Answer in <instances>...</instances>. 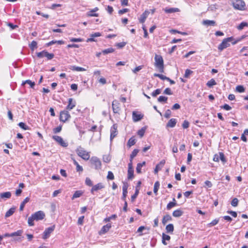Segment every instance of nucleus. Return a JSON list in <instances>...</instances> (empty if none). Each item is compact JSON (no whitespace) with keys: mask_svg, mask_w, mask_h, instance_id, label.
<instances>
[{"mask_svg":"<svg viewBox=\"0 0 248 248\" xmlns=\"http://www.w3.org/2000/svg\"><path fill=\"white\" fill-rule=\"evenodd\" d=\"M45 217V214L42 211H38L28 218V223L30 226H33L34 225V221H39L43 220Z\"/></svg>","mask_w":248,"mask_h":248,"instance_id":"nucleus-1","label":"nucleus"},{"mask_svg":"<svg viewBox=\"0 0 248 248\" xmlns=\"http://www.w3.org/2000/svg\"><path fill=\"white\" fill-rule=\"evenodd\" d=\"M155 66L159 69L160 72L164 71V61L160 55H155Z\"/></svg>","mask_w":248,"mask_h":248,"instance_id":"nucleus-2","label":"nucleus"},{"mask_svg":"<svg viewBox=\"0 0 248 248\" xmlns=\"http://www.w3.org/2000/svg\"><path fill=\"white\" fill-rule=\"evenodd\" d=\"M233 40L234 38L232 36L224 39L221 43L218 46V49L220 51H221L224 49L229 47L230 46L229 42L233 41Z\"/></svg>","mask_w":248,"mask_h":248,"instance_id":"nucleus-3","label":"nucleus"},{"mask_svg":"<svg viewBox=\"0 0 248 248\" xmlns=\"http://www.w3.org/2000/svg\"><path fill=\"white\" fill-rule=\"evenodd\" d=\"M232 4L235 9L239 10H245L246 4L242 0H232Z\"/></svg>","mask_w":248,"mask_h":248,"instance_id":"nucleus-4","label":"nucleus"},{"mask_svg":"<svg viewBox=\"0 0 248 248\" xmlns=\"http://www.w3.org/2000/svg\"><path fill=\"white\" fill-rule=\"evenodd\" d=\"M76 152L78 155L82 159L88 160L90 158L89 153L85 151L84 148L79 147L77 149Z\"/></svg>","mask_w":248,"mask_h":248,"instance_id":"nucleus-5","label":"nucleus"},{"mask_svg":"<svg viewBox=\"0 0 248 248\" xmlns=\"http://www.w3.org/2000/svg\"><path fill=\"white\" fill-rule=\"evenodd\" d=\"M92 165H94L96 170L100 169L101 168V162L97 157H92L90 160Z\"/></svg>","mask_w":248,"mask_h":248,"instance_id":"nucleus-6","label":"nucleus"},{"mask_svg":"<svg viewBox=\"0 0 248 248\" xmlns=\"http://www.w3.org/2000/svg\"><path fill=\"white\" fill-rule=\"evenodd\" d=\"M54 230V226L46 228L43 232L42 238L44 239L48 238L50 236V234L53 232Z\"/></svg>","mask_w":248,"mask_h":248,"instance_id":"nucleus-7","label":"nucleus"},{"mask_svg":"<svg viewBox=\"0 0 248 248\" xmlns=\"http://www.w3.org/2000/svg\"><path fill=\"white\" fill-rule=\"evenodd\" d=\"M117 124H114L110 129V140L111 141L118 134Z\"/></svg>","mask_w":248,"mask_h":248,"instance_id":"nucleus-8","label":"nucleus"},{"mask_svg":"<svg viewBox=\"0 0 248 248\" xmlns=\"http://www.w3.org/2000/svg\"><path fill=\"white\" fill-rule=\"evenodd\" d=\"M120 104L119 102L116 100H114L112 103V107L113 112L114 113H119V112L121 110L120 107Z\"/></svg>","mask_w":248,"mask_h":248,"instance_id":"nucleus-9","label":"nucleus"},{"mask_svg":"<svg viewBox=\"0 0 248 248\" xmlns=\"http://www.w3.org/2000/svg\"><path fill=\"white\" fill-rule=\"evenodd\" d=\"M76 105V102L73 98H70L68 99V105L66 107V110H70L72 109Z\"/></svg>","mask_w":248,"mask_h":248,"instance_id":"nucleus-10","label":"nucleus"},{"mask_svg":"<svg viewBox=\"0 0 248 248\" xmlns=\"http://www.w3.org/2000/svg\"><path fill=\"white\" fill-rule=\"evenodd\" d=\"M104 187H105L104 185L102 183H98L97 184L93 186V187L91 190V192L92 194H93L94 191H96L98 190L103 189Z\"/></svg>","mask_w":248,"mask_h":248,"instance_id":"nucleus-11","label":"nucleus"},{"mask_svg":"<svg viewBox=\"0 0 248 248\" xmlns=\"http://www.w3.org/2000/svg\"><path fill=\"white\" fill-rule=\"evenodd\" d=\"M128 185L126 183H124L123 186V196L122 197V199L123 201H125L126 197L127 194V188H128Z\"/></svg>","mask_w":248,"mask_h":248,"instance_id":"nucleus-12","label":"nucleus"},{"mask_svg":"<svg viewBox=\"0 0 248 248\" xmlns=\"http://www.w3.org/2000/svg\"><path fill=\"white\" fill-rule=\"evenodd\" d=\"M143 116L142 115L138 114L137 112L133 111L132 113V118L133 121L138 122L141 120Z\"/></svg>","mask_w":248,"mask_h":248,"instance_id":"nucleus-13","label":"nucleus"},{"mask_svg":"<svg viewBox=\"0 0 248 248\" xmlns=\"http://www.w3.org/2000/svg\"><path fill=\"white\" fill-rule=\"evenodd\" d=\"M111 226L110 224H107L106 225H104L103 226V227L101 228L99 234H103L106 233L107 232H108L110 228H111Z\"/></svg>","mask_w":248,"mask_h":248,"instance_id":"nucleus-14","label":"nucleus"},{"mask_svg":"<svg viewBox=\"0 0 248 248\" xmlns=\"http://www.w3.org/2000/svg\"><path fill=\"white\" fill-rule=\"evenodd\" d=\"M165 163V161L164 160H161L160 163L156 165L155 168L154 170V172L155 174H157L159 170H161L162 168L164 166Z\"/></svg>","mask_w":248,"mask_h":248,"instance_id":"nucleus-15","label":"nucleus"},{"mask_svg":"<svg viewBox=\"0 0 248 248\" xmlns=\"http://www.w3.org/2000/svg\"><path fill=\"white\" fill-rule=\"evenodd\" d=\"M99 9L98 7H95L93 9H92L91 10L88 11L86 13V15L87 16H95L97 17L99 16V14L97 13L94 14H91V12H95L97 11H98Z\"/></svg>","mask_w":248,"mask_h":248,"instance_id":"nucleus-16","label":"nucleus"},{"mask_svg":"<svg viewBox=\"0 0 248 248\" xmlns=\"http://www.w3.org/2000/svg\"><path fill=\"white\" fill-rule=\"evenodd\" d=\"M149 14V12L148 11H145L140 16L139 20L140 22L141 23H143L146 18L147 17L148 15Z\"/></svg>","mask_w":248,"mask_h":248,"instance_id":"nucleus-17","label":"nucleus"},{"mask_svg":"<svg viewBox=\"0 0 248 248\" xmlns=\"http://www.w3.org/2000/svg\"><path fill=\"white\" fill-rule=\"evenodd\" d=\"M164 10L166 13L168 14L178 12L180 11L179 9L178 8H166Z\"/></svg>","mask_w":248,"mask_h":248,"instance_id":"nucleus-18","label":"nucleus"},{"mask_svg":"<svg viewBox=\"0 0 248 248\" xmlns=\"http://www.w3.org/2000/svg\"><path fill=\"white\" fill-rule=\"evenodd\" d=\"M176 120L174 118L170 119L167 124V127H174L176 124Z\"/></svg>","mask_w":248,"mask_h":248,"instance_id":"nucleus-19","label":"nucleus"},{"mask_svg":"<svg viewBox=\"0 0 248 248\" xmlns=\"http://www.w3.org/2000/svg\"><path fill=\"white\" fill-rule=\"evenodd\" d=\"M170 237L169 235H167L164 233H163L162 236V243L164 245H167V243L166 241H170Z\"/></svg>","mask_w":248,"mask_h":248,"instance_id":"nucleus-20","label":"nucleus"},{"mask_svg":"<svg viewBox=\"0 0 248 248\" xmlns=\"http://www.w3.org/2000/svg\"><path fill=\"white\" fill-rule=\"evenodd\" d=\"M184 214V212L181 209H177L172 213V216L175 217H179L182 216Z\"/></svg>","mask_w":248,"mask_h":248,"instance_id":"nucleus-21","label":"nucleus"},{"mask_svg":"<svg viewBox=\"0 0 248 248\" xmlns=\"http://www.w3.org/2000/svg\"><path fill=\"white\" fill-rule=\"evenodd\" d=\"M171 217L170 215L167 214L163 217L162 222V224L165 225L167 223V222L171 221Z\"/></svg>","mask_w":248,"mask_h":248,"instance_id":"nucleus-22","label":"nucleus"},{"mask_svg":"<svg viewBox=\"0 0 248 248\" xmlns=\"http://www.w3.org/2000/svg\"><path fill=\"white\" fill-rule=\"evenodd\" d=\"M16 207H13L11 208L8 211H7L5 215L6 218L11 216L15 212Z\"/></svg>","mask_w":248,"mask_h":248,"instance_id":"nucleus-23","label":"nucleus"},{"mask_svg":"<svg viewBox=\"0 0 248 248\" xmlns=\"http://www.w3.org/2000/svg\"><path fill=\"white\" fill-rule=\"evenodd\" d=\"M202 24L207 26H215L216 22L214 20H204L202 21Z\"/></svg>","mask_w":248,"mask_h":248,"instance_id":"nucleus-24","label":"nucleus"},{"mask_svg":"<svg viewBox=\"0 0 248 248\" xmlns=\"http://www.w3.org/2000/svg\"><path fill=\"white\" fill-rule=\"evenodd\" d=\"M63 123L68 121L71 118V116L67 110H63Z\"/></svg>","mask_w":248,"mask_h":248,"instance_id":"nucleus-25","label":"nucleus"},{"mask_svg":"<svg viewBox=\"0 0 248 248\" xmlns=\"http://www.w3.org/2000/svg\"><path fill=\"white\" fill-rule=\"evenodd\" d=\"M166 230L167 233H172L174 231V226L172 224H169L166 227Z\"/></svg>","mask_w":248,"mask_h":248,"instance_id":"nucleus-26","label":"nucleus"},{"mask_svg":"<svg viewBox=\"0 0 248 248\" xmlns=\"http://www.w3.org/2000/svg\"><path fill=\"white\" fill-rule=\"evenodd\" d=\"M25 84H28L29 85H30L31 88H34V86H35V82H32L31 80L30 79H28V80H26L25 81H23L22 83V86H24Z\"/></svg>","mask_w":248,"mask_h":248,"instance_id":"nucleus-27","label":"nucleus"},{"mask_svg":"<svg viewBox=\"0 0 248 248\" xmlns=\"http://www.w3.org/2000/svg\"><path fill=\"white\" fill-rule=\"evenodd\" d=\"M30 201V198L29 197H26L24 201L21 202L20 207H19V210L22 211L24 208V206L28 202H29Z\"/></svg>","mask_w":248,"mask_h":248,"instance_id":"nucleus-28","label":"nucleus"},{"mask_svg":"<svg viewBox=\"0 0 248 248\" xmlns=\"http://www.w3.org/2000/svg\"><path fill=\"white\" fill-rule=\"evenodd\" d=\"M52 139L57 142L60 145L62 146V138L61 137L53 135L52 137Z\"/></svg>","mask_w":248,"mask_h":248,"instance_id":"nucleus-29","label":"nucleus"},{"mask_svg":"<svg viewBox=\"0 0 248 248\" xmlns=\"http://www.w3.org/2000/svg\"><path fill=\"white\" fill-rule=\"evenodd\" d=\"M136 143V140L134 137L130 138L127 143V146L129 147L134 145Z\"/></svg>","mask_w":248,"mask_h":248,"instance_id":"nucleus-30","label":"nucleus"},{"mask_svg":"<svg viewBox=\"0 0 248 248\" xmlns=\"http://www.w3.org/2000/svg\"><path fill=\"white\" fill-rule=\"evenodd\" d=\"M0 196L1 198H6V199H9L11 197V193L10 192H3V193H1L0 194Z\"/></svg>","mask_w":248,"mask_h":248,"instance_id":"nucleus-31","label":"nucleus"},{"mask_svg":"<svg viewBox=\"0 0 248 248\" xmlns=\"http://www.w3.org/2000/svg\"><path fill=\"white\" fill-rule=\"evenodd\" d=\"M101 36V33L99 32H95L93 34H91V36L92 37L90 38H88L87 40V42H92L94 41V37H99Z\"/></svg>","mask_w":248,"mask_h":248,"instance_id":"nucleus-32","label":"nucleus"},{"mask_svg":"<svg viewBox=\"0 0 248 248\" xmlns=\"http://www.w3.org/2000/svg\"><path fill=\"white\" fill-rule=\"evenodd\" d=\"M217 84V82H216L215 80L213 78H212L210 80H209L207 83L206 85L209 87L212 88L213 86L216 85Z\"/></svg>","mask_w":248,"mask_h":248,"instance_id":"nucleus-33","label":"nucleus"},{"mask_svg":"<svg viewBox=\"0 0 248 248\" xmlns=\"http://www.w3.org/2000/svg\"><path fill=\"white\" fill-rule=\"evenodd\" d=\"M145 165V162H143L141 163H138L136 167V171L138 173H141V169L142 167Z\"/></svg>","mask_w":248,"mask_h":248,"instance_id":"nucleus-34","label":"nucleus"},{"mask_svg":"<svg viewBox=\"0 0 248 248\" xmlns=\"http://www.w3.org/2000/svg\"><path fill=\"white\" fill-rule=\"evenodd\" d=\"M139 150L138 149H134L130 156V161H132L133 159L139 153Z\"/></svg>","mask_w":248,"mask_h":248,"instance_id":"nucleus-35","label":"nucleus"},{"mask_svg":"<svg viewBox=\"0 0 248 248\" xmlns=\"http://www.w3.org/2000/svg\"><path fill=\"white\" fill-rule=\"evenodd\" d=\"M74 164L76 166V170L78 172H82L83 171L82 167L80 166L78 162L75 160H74Z\"/></svg>","mask_w":248,"mask_h":248,"instance_id":"nucleus-36","label":"nucleus"},{"mask_svg":"<svg viewBox=\"0 0 248 248\" xmlns=\"http://www.w3.org/2000/svg\"><path fill=\"white\" fill-rule=\"evenodd\" d=\"M245 27H248V23L246 22H242L237 26V28L238 30L241 31Z\"/></svg>","mask_w":248,"mask_h":248,"instance_id":"nucleus-37","label":"nucleus"},{"mask_svg":"<svg viewBox=\"0 0 248 248\" xmlns=\"http://www.w3.org/2000/svg\"><path fill=\"white\" fill-rule=\"evenodd\" d=\"M23 230H19L16 232L11 233V237L21 236L23 233Z\"/></svg>","mask_w":248,"mask_h":248,"instance_id":"nucleus-38","label":"nucleus"},{"mask_svg":"<svg viewBox=\"0 0 248 248\" xmlns=\"http://www.w3.org/2000/svg\"><path fill=\"white\" fill-rule=\"evenodd\" d=\"M82 194V192L80 190L76 191L72 196V199L77 198L81 196Z\"/></svg>","mask_w":248,"mask_h":248,"instance_id":"nucleus-39","label":"nucleus"},{"mask_svg":"<svg viewBox=\"0 0 248 248\" xmlns=\"http://www.w3.org/2000/svg\"><path fill=\"white\" fill-rule=\"evenodd\" d=\"M177 205V202H170L167 205V209L168 210H170L172 208Z\"/></svg>","mask_w":248,"mask_h":248,"instance_id":"nucleus-40","label":"nucleus"},{"mask_svg":"<svg viewBox=\"0 0 248 248\" xmlns=\"http://www.w3.org/2000/svg\"><path fill=\"white\" fill-rule=\"evenodd\" d=\"M55 43H58L60 45H61L62 44V40H59V41H54V40H52L49 42H48V43L46 44V46H50Z\"/></svg>","mask_w":248,"mask_h":248,"instance_id":"nucleus-41","label":"nucleus"},{"mask_svg":"<svg viewBox=\"0 0 248 248\" xmlns=\"http://www.w3.org/2000/svg\"><path fill=\"white\" fill-rule=\"evenodd\" d=\"M159 186H160L159 182L158 181L155 182L154 184V192L156 194H157V192L158 190Z\"/></svg>","mask_w":248,"mask_h":248,"instance_id":"nucleus-42","label":"nucleus"},{"mask_svg":"<svg viewBox=\"0 0 248 248\" xmlns=\"http://www.w3.org/2000/svg\"><path fill=\"white\" fill-rule=\"evenodd\" d=\"M146 130V128L145 127H142L141 129L139 130L138 131V135L140 137L142 138L145 133Z\"/></svg>","mask_w":248,"mask_h":248,"instance_id":"nucleus-43","label":"nucleus"},{"mask_svg":"<svg viewBox=\"0 0 248 248\" xmlns=\"http://www.w3.org/2000/svg\"><path fill=\"white\" fill-rule=\"evenodd\" d=\"M134 177V170L133 169H130L128 170V176L127 178L128 179H132Z\"/></svg>","mask_w":248,"mask_h":248,"instance_id":"nucleus-44","label":"nucleus"},{"mask_svg":"<svg viewBox=\"0 0 248 248\" xmlns=\"http://www.w3.org/2000/svg\"><path fill=\"white\" fill-rule=\"evenodd\" d=\"M37 47V43L35 41H32L30 45V47L31 50H34Z\"/></svg>","mask_w":248,"mask_h":248,"instance_id":"nucleus-45","label":"nucleus"},{"mask_svg":"<svg viewBox=\"0 0 248 248\" xmlns=\"http://www.w3.org/2000/svg\"><path fill=\"white\" fill-rule=\"evenodd\" d=\"M139 190L140 188H137V187H136V191L134 195H133L131 197V199L132 202H134L135 199L138 196L139 193Z\"/></svg>","mask_w":248,"mask_h":248,"instance_id":"nucleus-46","label":"nucleus"},{"mask_svg":"<svg viewBox=\"0 0 248 248\" xmlns=\"http://www.w3.org/2000/svg\"><path fill=\"white\" fill-rule=\"evenodd\" d=\"M114 51V49L112 47H110L106 49H104L102 51V53L104 54H107L108 53H112Z\"/></svg>","mask_w":248,"mask_h":248,"instance_id":"nucleus-47","label":"nucleus"},{"mask_svg":"<svg viewBox=\"0 0 248 248\" xmlns=\"http://www.w3.org/2000/svg\"><path fill=\"white\" fill-rule=\"evenodd\" d=\"M168 100V97L164 96H160L158 99L157 100L159 102L162 103V102H165L166 103Z\"/></svg>","mask_w":248,"mask_h":248,"instance_id":"nucleus-48","label":"nucleus"},{"mask_svg":"<svg viewBox=\"0 0 248 248\" xmlns=\"http://www.w3.org/2000/svg\"><path fill=\"white\" fill-rule=\"evenodd\" d=\"M62 128V126L60 125L59 126H57V127L54 128L52 130L53 133L54 134H57L58 133H59L61 131Z\"/></svg>","mask_w":248,"mask_h":248,"instance_id":"nucleus-49","label":"nucleus"},{"mask_svg":"<svg viewBox=\"0 0 248 248\" xmlns=\"http://www.w3.org/2000/svg\"><path fill=\"white\" fill-rule=\"evenodd\" d=\"M161 92V89H157L155 91H154L152 93L151 95L153 97H156L158 94H159Z\"/></svg>","mask_w":248,"mask_h":248,"instance_id":"nucleus-50","label":"nucleus"},{"mask_svg":"<svg viewBox=\"0 0 248 248\" xmlns=\"http://www.w3.org/2000/svg\"><path fill=\"white\" fill-rule=\"evenodd\" d=\"M218 222H219L218 219H215L213 220L210 223H208L207 224V226L209 227H210L215 226V225H217L218 223Z\"/></svg>","mask_w":248,"mask_h":248,"instance_id":"nucleus-51","label":"nucleus"},{"mask_svg":"<svg viewBox=\"0 0 248 248\" xmlns=\"http://www.w3.org/2000/svg\"><path fill=\"white\" fill-rule=\"evenodd\" d=\"M46 50H43L41 52H37L36 53L37 57H38L39 58H42L43 57H46Z\"/></svg>","mask_w":248,"mask_h":248,"instance_id":"nucleus-52","label":"nucleus"},{"mask_svg":"<svg viewBox=\"0 0 248 248\" xmlns=\"http://www.w3.org/2000/svg\"><path fill=\"white\" fill-rule=\"evenodd\" d=\"M18 125L20 128L23 129L24 130H28L29 129V126L26 125L23 122H20Z\"/></svg>","mask_w":248,"mask_h":248,"instance_id":"nucleus-53","label":"nucleus"},{"mask_svg":"<svg viewBox=\"0 0 248 248\" xmlns=\"http://www.w3.org/2000/svg\"><path fill=\"white\" fill-rule=\"evenodd\" d=\"M103 161L106 163H108L111 160V157L109 155H104L103 157Z\"/></svg>","mask_w":248,"mask_h":248,"instance_id":"nucleus-54","label":"nucleus"},{"mask_svg":"<svg viewBox=\"0 0 248 248\" xmlns=\"http://www.w3.org/2000/svg\"><path fill=\"white\" fill-rule=\"evenodd\" d=\"M236 90L239 93H243L245 91V88L242 85H238L236 86Z\"/></svg>","mask_w":248,"mask_h":248,"instance_id":"nucleus-55","label":"nucleus"},{"mask_svg":"<svg viewBox=\"0 0 248 248\" xmlns=\"http://www.w3.org/2000/svg\"><path fill=\"white\" fill-rule=\"evenodd\" d=\"M193 73V71L188 69H187L185 71V75H184V77L185 78H189V75L190 74H191L192 73Z\"/></svg>","mask_w":248,"mask_h":248,"instance_id":"nucleus-56","label":"nucleus"},{"mask_svg":"<svg viewBox=\"0 0 248 248\" xmlns=\"http://www.w3.org/2000/svg\"><path fill=\"white\" fill-rule=\"evenodd\" d=\"M219 159L221 160L222 162L225 163L226 162V159L225 158V155L222 152H219Z\"/></svg>","mask_w":248,"mask_h":248,"instance_id":"nucleus-57","label":"nucleus"},{"mask_svg":"<svg viewBox=\"0 0 248 248\" xmlns=\"http://www.w3.org/2000/svg\"><path fill=\"white\" fill-rule=\"evenodd\" d=\"M238 200L237 198H235L232 199L231 202V205L232 206L236 207L238 205Z\"/></svg>","mask_w":248,"mask_h":248,"instance_id":"nucleus-58","label":"nucleus"},{"mask_svg":"<svg viewBox=\"0 0 248 248\" xmlns=\"http://www.w3.org/2000/svg\"><path fill=\"white\" fill-rule=\"evenodd\" d=\"M54 54L53 53H49L47 51L46 52V57L47 60H51L54 58Z\"/></svg>","mask_w":248,"mask_h":248,"instance_id":"nucleus-59","label":"nucleus"},{"mask_svg":"<svg viewBox=\"0 0 248 248\" xmlns=\"http://www.w3.org/2000/svg\"><path fill=\"white\" fill-rule=\"evenodd\" d=\"M54 54L53 53H49L47 51L46 52V57L47 60H51L54 58Z\"/></svg>","mask_w":248,"mask_h":248,"instance_id":"nucleus-60","label":"nucleus"},{"mask_svg":"<svg viewBox=\"0 0 248 248\" xmlns=\"http://www.w3.org/2000/svg\"><path fill=\"white\" fill-rule=\"evenodd\" d=\"M107 179L109 180H113L114 179L113 173L111 171L108 172Z\"/></svg>","mask_w":248,"mask_h":248,"instance_id":"nucleus-61","label":"nucleus"},{"mask_svg":"<svg viewBox=\"0 0 248 248\" xmlns=\"http://www.w3.org/2000/svg\"><path fill=\"white\" fill-rule=\"evenodd\" d=\"M85 184L86 185L91 186H93V184L91 180L89 178H86L85 180Z\"/></svg>","mask_w":248,"mask_h":248,"instance_id":"nucleus-62","label":"nucleus"},{"mask_svg":"<svg viewBox=\"0 0 248 248\" xmlns=\"http://www.w3.org/2000/svg\"><path fill=\"white\" fill-rule=\"evenodd\" d=\"M163 93L168 95H171L172 94V92L170 88H167L164 91Z\"/></svg>","mask_w":248,"mask_h":248,"instance_id":"nucleus-63","label":"nucleus"},{"mask_svg":"<svg viewBox=\"0 0 248 248\" xmlns=\"http://www.w3.org/2000/svg\"><path fill=\"white\" fill-rule=\"evenodd\" d=\"M171 114V112L170 110L167 109L165 114H164V117L166 118H169Z\"/></svg>","mask_w":248,"mask_h":248,"instance_id":"nucleus-64","label":"nucleus"}]
</instances>
